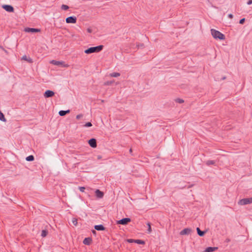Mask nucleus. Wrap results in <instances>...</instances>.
Wrapping results in <instances>:
<instances>
[{
	"label": "nucleus",
	"mask_w": 252,
	"mask_h": 252,
	"mask_svg": "<svg viewBox=\"0 0 252 252\" xmlns=\"http://www.w3.org/2000/svg\"><path fill=\"white\" fill-rule=\"evenodd\" d=\"M103 48L102 45L95 47H92L85 50L84 52L87 54H90L93 53H98L101 51Z\"/></svg>",
	"instance_id": "1"
},
{
	"label": "nucleus",
	"mask_w": 252,
	"mask_h": 252,
	"mask_svg": "<svg viewBox=\"0 0 252 252\" xmlns=\"http://www.w3.org/2000/svg\"><path fill=\"white\" fill-rule=\"evenodd\" d=\"M211 32L213 37L215 39H218L220 40L225 39V35L218 31H217L215 29H211Z\"/></svg>",
	"instance_id": "2"
},
{
	"label": "nucleus",
	"mask_w": 252,
	"mask_h": 252,
	"mask_svg": "<svg viewBox=\"0 0 252 252\" xmlns=\"http://www.w3.org/2000/svg\"><path fill=\"white\" fill-rule=\"evenodd\" d=\"M50 63L54 64L55 65H57L59 66L66 67H68V65L65 63V62L63 61H57L56 60H52L50 61Z\"/></svg>",
	"instance_id": "3"
},
{
	"label": "nucleus",
	"mask_w": 252,
	"mask_h": 252,
	"mask_svg": "<svg viewBox=\"0 0 252 252\" xmlns=\"http://www.w3.org/2000/svg\"><path fill=\"white\" fill-rule=\"evenodd\" d=\"M252 203V197L249 198H243L240 200L238 204L240 205H245Z\"/></svg>",
	"instance_id": "4"
},
{
	"label": "nucleus",
	"mask_w": 252,
	"mask_h": 252,
	"mask_svg": "<svg viewBox=\"0 0 252 252\" xmlns=\"http://www.w3.org/2000/svg\"><path fill=\"white\" fill-rule=\"evenodd\" d=\"M131 221V220L130 218H126L122 219L119 220H118L117 222V224H122V225H126L128 222H129Z\"/></svg>",
	"instance_id": "5"
},
{
	"label": "nucleus",
	"mask_w": 252,
	"mask_h": 252,
	"mask_svg": "<svg viewBox=\"0 0 252 252\" xmlns=\"http://www.w3.org/2000/svg\"><path fill=\"white\" fill-rule=\"evenodd\" d=\"M65 21L67 23L75 24L76 23L77 18L75 16H70L66 18Z\"/></svg>",
	"instance_id": "6"
},
{
	"label": "nucleus",
	"mask_w": 252,
	"mask_h": 252,
	"mask_svg": "<svg viewBox=\"0 0 252 252\" xmlns=\"http://www.w3.org/2000/svg\"><path fill=\"white\" fill-rule=\"evenodd\" d=\"M25 31L27 32H40L39 29L26 28L25 29Z\"/></svg>",
	"instance_id": "7"
},
{
	"label": "nucleus",
	"mask_w": 252,
	"mask_h": 252,
	"mask_svg": "<svg viewBox=\"0 0 252 252\" xmlns=\"http://www.w3.org/2000/svg\"><path fill=\"white\" fill-rule=\"evenodd\" d=\"M90 146L92 148H96L97 146L96 140L94 138H92L88 141Z\"/></svg>",
	"instance_id": "8"
},
{
	"label": "nucleus",
	"mask_w": 252,
	"mask_h": 252,
	"mask_svg": "<svg viewBox=\"0 0 252 252\" xmlns=\"http://www.w3.org/2000/svg\"><path fill=\"white\" fill-rule=\"evenodd\" d=\"M2 8L7 12H12L14 9L13 6L10 5H3Z\"/></svg>",
	"instance_id": "9"
},
{
	"label": "nucleus",
	"mask_w": 252,
	"mask_h": 252,
	"mask_svg": "<svg viewBox=\"0 0 252 252\" xmlns=\"http://www.w3.org/2000/svg\"><path fill=\"white\" fill-rule=\"evenodd\" d=\"M55 93L53 91L50 90L46 91L44 94V96L45 98L51 97L54 96Z\"/></svg>",
	"instance_id": "10"
},
{
	"label": "nucleus",
	"mask_w": 252,
	"mask_h": 252,
	"mask_svg": "<svg viewBox=\"0 0 252 252\" xmlns=\"http://www.w3.org/2000/svg\"><path fill=\"white\" fill-rule=\"evenodd\" d=\"M191 231V229L189 228H185L180 232L181 235H188Z\"/></svg>",
	"instance_id": "11"
},
{
	"label": "nucleus",
	"mask_w": 252,
	"mask_h": 252,
	"mask_svg": "<svg viewBox=\"0 0 252 252\" xmlns=\"http://www.w3.org/2000/svg\"><path fill=\"white\" fill-rule=\"evenodd\" d=\"M95 193L96 196L99 198H102L104 195L103 192L99 189H96L95 191Z\"/></svg>",
	"instance_id": "12"
},
{
	"label": "nucleus",
	"mask_w": 252,
	"mask_h": 252,
	"mask_svg": "<svg viewBox=\"0 0 252 252\" xmlns=\"http://www.w3.org/2000/svg\"><path fill=\"white\" fill-rule=\"evenodd\" d=\"M92 242V239L90 237L86 238L83 240V244L86 245H90Z\"/></svg>",
	"instance_id": "13"
},
{
	"label": "nucleus",
	"mask_w": 252,
	"mask_h": 252,
	"mask_svg": "<svg viewBox=\"0 0 252 252\" xmlns=\"http://www.w3.org/2000/svg\"><path fill=\"white\" fill-rule=\"evenodd\" d=\"M94 229L98 231H102L105 230V227L102 224L95 225Z\"/></svg>",
	"instance_id": "14"
},
{
	"label": "nucleus",
	"mask_w": 252,
	"mask_h": 252,
	"mask_svg": "<svg viewBox=\"0 0 252 252\" xmlns=\"http://www.w3.org/2000/svg\"><path fill=\"white\" fill-rule=\"evenodd\" d=\"M218 247H208L205 249V252H212L218 250Z\"/></svg>",
	"instance_id": "15"
},
{
	"label": "nucleus",
	"mask_w": 252,
	"mask_h": 252,
	"mask_svg": "<svg viewBox=\"0 0 252 252\" xmlns=\"http://www.w3.org/2000/svg\"><path fill=\"white\" fill-rule=\"evenodd\" d=\"M197 234L200 236H203L206 233V231H201L199 228L197 227L196 228Z\"/></svg>",
	"instance_id": "16"
},
{
	"label": "nucleus",
	"mask_w": 252,
	"mask_h": 252,
	"mask_svg": "<svg viewBox=\"0 0 252 252\" xmlns=\"http://www.w3.org/2000/svg\"><path fill=\"white\" fill-rule=\"evenodd\" d=\"M69 112H70L69 110H67L66 111L61 110L59 111V114L61 116H65L66 114L69 113Z\"/></svg>",
	"instance_id": "17"
},
{
	"label": "nucleus",
	"mask_w": 252,
	"mask_h": 252,
	"mask_svg": "<svg viewBox=\"0 0 252 252\" xmlns=\"http://www.w3.org/2000/svg\"><path fill=\"white\" fill-rule=\"evenodd\" d=\"M120 76V74L118 72H113L109 74L108 76L110 77H118Z\"/></svg>",
	"instance_id": "18"
},
{
	"label": "nucleus",
	"mask_w": 252,
	"mask_h": 252,
	"mask_svg": "<svg viewBox=\"0 0 252 252\" xmlns=\"http://www.w3.org/2000/svg\"><path fill=\"white\" fill-rule=\"evenodd\" d=\"M22 60L27 61L29 63H32V59L31 58H30V57L28 58L27 57V56H26V55L23 56Z\"/></svg>",
	"instance_id": "19"
},
{
	"label": "nucleus",
	"mask_w": 252,
	"mask_h": 252,
	"mask_svg": "<svg viewBox=\"0 0 252 252\" xmlns=\"http://www.w3.org/2000/svg\"><path fill=\"white\" fill-rule=\"evenodd\" d=\"M134 243H137L138 244H141V245H144L145 244V242L144 241L140 240V239H137L134 241Z\"/></svg>",
	"instance_id": "20"
},
{
	"label": "nucleus",
	"mask_w": 252,
	"mask_h": 252,
	"mask_svg": "<svg viewBox=\"0 0 252 252\" xmlns=\"http://www.w3.org/2000/svg\"><path fill=\"white\" fill-rule=\"evenodd\" d=\"M26 160L28 161H33L34 159L33 156L30 155L26 158Z\"/></svg>",
	"instance_id": "21"
},
{
	"label": "nucleus",
	"mask_w": 252,
	"mask_h": 252,
	"mask_svg": "<svg viewBox=\"0 0 252 252\" xmlns=\"http://www.w3.org/2000/svg\"><path fill=\"white\" fill-rule=\"evenodd\" d=\"M215 162L214 160H209L206 162V164L208 166L211 165H214L215 164Z\"/></svg>",
	"instance_id": "22"
},
{
	"label": "nucleus",
	"mask_w": 252,
	"mask_h": 252,
	"mask_svg": "<svg viewBox=\"0 0 252 252\" xmlns=\"http://www.w3.org/2000/svg\"><path fill=\"white\" fill-rule=\"evenodd\" d=\"M0 120L5 122L6 119H5L3 113L0 111Z\"/></svg>",
	"instance_id": "23"
},
{
	"label": "nucleus",
	"mask_w": 252,
	"mask_h": 252,
	"mask_svg": "<svg viewBox=\"0 0 252 252\" xmlns=\"http://www.w3.org/2000/svg\"><path fill=\"white\" fill-rule=\"evenodd\" d=\"M47 234H48V231L47 230H43L42 231V232H41V236L42 237H46L47 236Z\"/></svg>",
	"instance_id": "24"
},
{
	"label": "nucleus",
	"mask_w": 252,
	"mask_h": 252,
	"mask_svg": "<svg viewBox=\"0 0 252 252\" xmlns=\"http://www.w3.org/2000/svg\"><path fill=\"white\" fill-rule=\"evenodd\" d=\"M175 101L177 103H183L184 102V100L183 99H181V98H176L175 99Z\"/></svg>",
	"instance_id": "25"
},
{
	"label": "nucleus",
	"mask_w": 252,
	"mask_h": 252,
	"mask_svg": "<svg viewBox=\"0 0 252 252\" xmlns=\"http://www.w3.org/2000/svg\"><path fill=\"white\" fill-rule=\"evenodd\" d=\"M147 225L148 226V228L147 230L148 232V233H150L152 232V228L151 226V223L149 222H147Z\"/></svg>",
	"instance_id": "26"
},
{
	"label": "nucleus",
	"mask_w": 252,
	"mask_h": 252,
	"mask_svg": "<svg viewBox=\"0 0 252 252\" xmlns=\"http://www.w3.org/2000/svg\"><path fill=\"white\" fill-rule=\"evenodd\" d=\"M61 9L62 10H67L68 9H69V6L67 5L62 4L61 6Z\"/></svg>",
	"instance_id": "27"
},
{
	"label": "nucleus",
	"mask_w": 252,
	"mask_h": 252,
	"mask_svg": "<svg viewBox=\"0 0 252 252\" xmlns=\"http://www.w3.org/2000/svg\"><path fill=\"white\" fill-rule=\"evenodd\" d=\"M72 222L75 226L77 225V220L76 218H73L72 220Z\"/></svg>",
	"instance_id": "28"
},
{
	"label": "nucleus",
	"mask_w": 252,
	"mask_h": 252,
	"mask_svg": "<svg viewBox=\"0 0 252 252\" xmlns=\"http://www.w3.org/2000/svg\"><path fill=\"white\" fill-rule=\"evenodd\" d=\"M114 82L113 81H107L104 83L105 85H112Z\"/></svg>",
	"instance_id": "29"
},
{
	"label": "nucleus",
	"mask_w": 252,
	"mask_h": 252,
	"mask_svg": "<svg viewBox=\"0 0 252 252\" xmlns=\"http://www.w3.org/2000/svg\"><path fill=\"white\" fill-rule=\"evenodd\" d=\"M92 126V124L91 122H88L84 125V126L86 127H90L91 126Z\"/></svg>",
	"instance_id": "30"
},
{
	"label": "nucleus",
	"mask_w": 252,
	"mask_h": 252,
	"mask_svg": "<svg viewBox=\"0 0 252 252\" xmlns=\"http://www.w3.org/2000/svg\"><path fill=\"white\" fill-rule=\"evenodd\" d=\"M136 240L135 239H128L127 240V242L129 243H134V241H135Z\"/></svg>",
	"instance_id": "31"
},
{
	"label": "nucleus",
	"mask_w": 252,
	"mask_h": 252,
	"mask_svg": "<svg viewBox=\"0 0 252 252\" xmlns=\"http://www.w3.org/2000/svg\"><path fill=\"white\" fill-rule=\"evenodd\" d=\"M245 21V18H242L240 20L239 23L240 24H243L244 23Z\"/></svg>",
	"instance_id": "32"
},
{
	"label": "nucleus",
	"mask_w": 252,
	"mask_h": 252,
	"mask_svg": "<svg viewBox=\"0 0 252 252\" xmlns=\"http://www.w3.org/2000/svg\"><path fill=\"white\" fill-rule=\"evenodd\" d=\"M79 189L81 191L84 192L85 189V188L83 187H79Z\"/></svg>",
	"instance_id": "33"
},
{
	"label": "nucleus",
	"mask_w": 252,
	"mask_h": 252,
	"mask_svg": "<svg viewBox=\"0 0 252 252\" xmlns=\"http://www.w3.org/2000/svg\"><path fill=\"white\" fill-rule=\"evenodd\" d=\"M83 117L82 114H79L76 116V119H80L81 118Z\"/></svg>",
	"instance_id": "34"
},
{
	"label": "nucleus",
	"mask_w": 252,
	"mask_h": 252,
	"mask_svg": "<svg viewBox=\"0 0 252 252\" xmlns=\"http://www.w3.org/2000/svg\"><path fill=\"white\" fill-rule=\"evenodd\" d=\"M87 31L89 33H91L93 32L92 29L91 28H88Z\"/></svg>",
	"instance_id": "35"
},
{
	"label": "nucleus",
	"mask_w": 252,
	"mask_h": 252,
	"mask_svg": "<svg viewBox=\"0 0 252 252\" xmlns=\"http://www.w3.org/2000/svg\"><path fill=\"white\" fill-rule=\"evenodd\" d=\"M252 4V0H249V1L247 2L248 5H251Z\"/></svg>",
	"instance_id": "36"
},
{
	"label": "nucleus",
	"mask_w": 252,
	"mask_h": 252,
	"mask_svg": "<svg viewBox=\"0 0 252 252\" xmlns=\"http://www.w3.org/2000/svg\"><path fill=\"white\" fill-rule=\"evenodd\" d=\"M228 17L229 18L232 19L233 17V15L232 14H228Z\"/></svg>",
	"instance_id": "37"
},
{
	"label": "nucleus",
	"mask_w": 252,
	"mask_h": 252,
	"mask_svg": "<svg viewBox=\"0 0 252 252\" xmlns=\"http://www.w3.org/2000/svg\"><path fill=\"white\" fill-rule=\"evenodd\" d=\"M230 241V240L229 239V238H227L226 240H225V242L228 243Z\"/></svg>",
	"instance_id": "38"
},
{
	"label": "nucleus",
	"mask_w": 252,
	"mask_h": 252,
	"mask_svg": "<svg viewBox=\"0 0 252 252\" xmlns=\"http://www.w3.org/2000/svg\"><path fill=\"white\" fill-rule=\"evenodd\" d=\"M92 232H93V233H94V234H95V233H96V232H95V230H93V231H92Z\"/></svg>",
	"instance_id": "39"
},
{
	"label": "nucleus",
	"mask_w": 252,
	"mask_h": 252,
	"mask_svg": "<svg viewBox=\"0 0 252 252\" xmlns=\"http://www.w3.org/2000/svg\"><path fill=\"white\" fill-rule=\"evenodd\" d=\"M132 152V149H130L129 150V153H131Z\"/></svg>",
	"instance_id": "40"
},
{
	"label": "nucleus",
	"mask_w": 252,
	"mask_h": 252,
	"mask_svg": "<svg viewBox=\"0 0 252 252\" xmlns=\"http://www.w3.org/2000/svg\"><path fill=\"white\" fill-rule=\"evenodd\" d=\"M192 186H193V185H190V186H189V187H188V188H191V187H192Z\"/></svg>",
	"instance_id": "41"
},
{
	"label": "nucleus",
	"mask_w": 252,
	"mask_h": 252,
	"mask_svg": "<svg viewBox=\"0 0 252 252\" xmlns=\"http://www.w3.org/2000/svg\"><path fill=\"white\" fill-rule=\"evenodd\" d=\"M221 79H226V77H223Z\"/></svg>",
	"instance_id": "42"
},
{
	"label": "nucleus",
	"mask_w": 252,
	"mask_h": 252,
	"mask_svg": "<svg viewBox=\"0 0 252 252\" xmlns=\"http://www.w3.org/2000/svg\"><path fill=\"white\" fill-rule=\"evenodd\" d=\"M101 158V157L100 156H98V159H100Z\"/></svg>",
	"instance_id": "43"
}]
</instances>
